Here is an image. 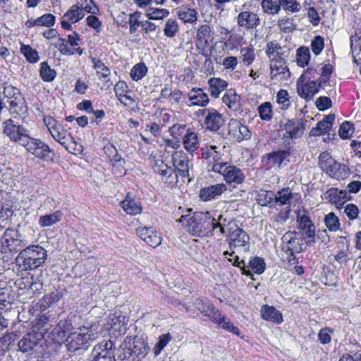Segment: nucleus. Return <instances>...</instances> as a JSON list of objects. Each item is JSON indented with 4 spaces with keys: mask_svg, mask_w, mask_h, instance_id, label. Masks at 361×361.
<instances>
[{
    "mask_svg": "<svg viewBox=\"0 0 361 361\" xmlns=\"http://www.w3.org/2000/svg\"><path fill=\"white\" fill-rule=\"evenodd\" d=\"M3 135L11 142L18 143L25 149L40 159H47L49 154H54L48 145L39 139L31 137L29 130L22 125L18 124L13 118H8L2 123Z\"/></svg>",
    "mask_w": 361,
    "mask_h": 361,
    "instance_id": "nucleus-1",
    "label": "nucleus"
},
{
    "mask_svg": "<svg viewBox=\"0 0 361 361\" xmlns=\"http://www.w3.org/2000/svg\"><path fill=\"white\" fill-rule=\"evenodd\" d=\"M51 328L47 317L43 316L35 321L30 331L18 341L19 350L24 353L38 351L42 346L44 336Z\"/></svg>",
    "mask_w": 361,
    "mask_h": 361,
    "instance_id": "nucleus-2",
    "label": "nucleus"
},
{
    "mask_svg": "<svg viewBox=\"0 0 361 361\" xmlns=\"http://www.w3.org/2000/svg\"><path fill=\"white\" fill-rule=\"evenodd\" d=\"M179 222L184 226L192 235L198 237H209L213 235L214 218L209 212H195L182 215Z\"/></svg>",
    "mask_w": 361,
    "mask_h": 361,
    "instance_id": "nucleus-3",
    "label": "nucleus"
},
{
    "mask_svg": "<svg viewBox=\"0 0 361 361\" xmlns=\"http://www.w3.org/2000/svg\"><path fill=\"white\" fill-rule=\"evenodd\" d=\"M43 121L52 137L68 152L74 154L82 152V146L74 140L58 121L51 116H44Z\"/></svg>",
    "mask_w": 361,
    "mask_h": 361,
    "instance_id": "nucleus-4",
    "label": "nucleus"
},
{
    "mask_svg": "<svg viewBox=\"0 0 361 361\" xmlns=\"http://www.w3.org/2000/svg\"><path fill=\"white\" fill-rule=\"evenodd\" d=\"M47 250L39 245L26 246L16 259L22 271L32 270L42 265L47 259Z\"/></svg>",
    "mask_w": 361,
    "mask_h": 361,
    "instance_id": "nucleus-5",
    "label": "nucleus"
},
{
    "mask_svg": "<svg viewBox=\"0 0 361 361\" xmlns=\"http://www.w3.org/2000/svg\"><path fill=\"white\" fill-rule=\"evenodd\" d=\"M98 337L95 326H81L78 331L71 333L66 340V346L69 352H76L82 346L95 341Z\"/></svg>",
    "mask_w": 361,
    "mask_h": 361,
    "instance_id": "nucleus-6",
    "label": "nucleus"
},
{
    "mask_svg": "<svg viewBox=\"0 0 361 361\" xmlns=\"http://www.w3.org/2000/svg\"><path fill=\"white\" fill-rule=\"evenodd\" d=\"M27 240L22 238L18 231L7 229L0 240V251L1 252H18L27 246Z\"/></svg>",
    "mask_w": 361,
    "mask_h": 361,
    "instance_id": "nucleus-7",
    "label": "nucleus"
},
{
    "mask_svg": "<svg viewBox=\"0 0 361 361\" xmlns=\"http://www.w3.org/2000/svg\"><path fill=\"white\" fill-rule=\"evenodd\" d=\"M212 171L221 174L228 183L241 184L245 180V177L242 170L235 166L228 164L227 162L214 164L212 166Z\"/></svg>",
    "mask_w": 361,
    "mask_h": 361,
    "instance_id": "nucleus-8",
    "label": "nucleus"
},
{
    "mask_svg": "<svg viewBox=\"0 0 361 361\" xmlns=\"http://www.w3.org/2000/svg\"><path fill=\"white\" fill-rule=\"evenodd\" d=\"M226 240L230 250L241 248L245 252L249 250L250 236L238 225L228 233Z\"/></svg>",
    "mask_w": 361,
    "mask_h": 361,
    "instance_id": "nucleus-9",
    "label": "nucleus"
},
{
    "mask_svg": "<svg viewBox=\"0 0 361 361\" xmlns=\"http://www.w3.org/2000/svg\"><path fill=\"white\" fill-rule=\"evenodd\" d=\"M247 6V2L244 3L241 6V11L236 16L238 25L247 30L257 28L261 22L257 13L246 10Z\"/></svg>",
    "mask_w": 361,
    "mask_h": 361,
    "instance_id": "nucleus-10",
    "label": "nucleus"
},
{
    "mask_svg": "<svg viewBox=\"0 0 361 361\" xmlns=\"http://www.w3.org/2000/svg\"><path fill=\"white\" fill-rule=\"evenodd\" d=\"M115 344L111 341H104L93 348L92 360L90 361H116Z\"/></svg>",
    "mask_w": 361,
    "mask_h": 361,
    "instance_id": "nucleus-11",
    "label": "nucleus"
},
{
    "mask_svg": "<svg viewBox=\"0 0 361 361\" xmlns=\"http://www.w3.org/2000/svg\"><path fill=\"white\" fill-rule=\"evenodd\" d=\"M290 155L288 150H276L264 154L262 157V163L267 169L273 167L281 168L283 162Z\"/></svg>",
    "mask_w": 361,
    "mask_h": 361,
    "instance_id": "nucleus-12",
    "label": "nucleus"
},
{
    "mask_svg": "<svg viewBox=\"0 0 361 361\" xmlns=\"http://www.w3.org/2000/svg\"><path fill=\"white\" fill-rule=\"evenodd\" d=\"M281 250L286 254L300 253L302 251V240L296 237V233L286 232L281 238Z\"/></svg>",
    "mask_w": 361,
    "mask_h": 361,
    "instance_id": "nucleus-13",
    "label": "nucleus"
},
{
    "mask_svg": "<svg viewBox=\"0 0 361 361\" xmlns=\"http://www.w3.org/2000/svg\"><path fill=\"white\" fill-rule=\"evenodd\" d=\"M154 171L160 176L161 181L168 186L173 187L177 183L178 176L176 170L164 161L157 163Z\"/></svg>",
    "mask_w": 361,
    "mask_h": 361,
    "instance_id": "nucleus-14",
    "label": "nucleus"
},
{
    "mask_svg": "<svg viewBox=\"0 0 361 361\" xmlns=\"http://www.w3.org/2000/svg\"><path fill=\"white\" fill-rule=\"evenodd\" d=\"M228 134L238 142L247 140L251 136L248 128L238 119L231 118L228 122Z\"/></svg>",
    "mask_w": 361,
    "mask_h": 361,
    "instance_id": "nucleus-15",
    "label": "nucleus"
},
{
    "mask_svg": "<svg viewBox=\"0 0 361 361\" xmlns=\"http://www.w3.org/2000/svg\"><path fill=\"white\" fill-rule=\"evenodd\" d=\"M297 222L298 223V228L302 231V234L305 237L312 238V242L314 243L315 227L310 216L306 214L305 212H298Z\"/></svg>",
    "mask_w": 361,
    "mask_h": 361,
    "instance_id": "nucleus-16",
    "label": "nucleus"
},
{
    "mask_svg": "<svg viewBox=\"0 0 361 361\" xmlns=\"http://www.w3.org/2000/svg\"><path fill=\"white\" fill-rule=\"evenodd\" d=\"M203 113H207L204 123L207 128L212 131L218 130L224 124V118L223 115L214 109H204Z\"/></svg>",
    "mask_w": 361,
    "mask_h": 361,
    "instance_id": "nucleus-17",
    "label": "nucleus"
},
{
    "mask_svg": "<svg viewBox=\"0 0 361 361\" xmlns=\"http://www.w3.org/2000/svg\"><path fill=\"white\" fill-rule=\"evenodd\" d=\"M172 161L178 176L183 178L189 176L190 160L185 154L176 152L172 156Z\"/></svg>",
    "mask_w": 361,
    "mask_h": 361,
    "instance_id": "nucleus-18",
    "label": "nucleus"
},
{
    "mask_svg": "<svg viewBox=\"0 0 361 361\" xmlns=\"http://www.w3.org/2000/svg\"><path fill=\"white\" fill-rule=\"evenodd\" d=\"M322 87L319 85V82H317L314 80L307 81L302 85L298 82L297 91L300 97L308 102L313 99L314 96L319 92V87Z\"/></svg>",
    "mask_w": 361,
    "mask_h": 361,
    "instance_id": "nucleus-19",
    "label": "nucleus"
},
{
    "mask_svg": "<svg viewBox=\"0 0 361 361\" xmlns=\"http://www.w3.org/2000/svg\"><path fill=\"white\" fill-rule=\"evenodd\" d=\"M226 189V185L224 183L204 187L200 190V197L203 201H210L220 196Z\"/></svg>",
    "mask_w": 361,
    "mask_h": 361,
    "instance_id": "nucleus-20",
    "label": "nucleus"
},
{
    "mask_svg": "<svg viewBox=\"0 0 361 361\" xmlns=\"http://www.w3.org/2000/svg\"><path fill=\"white\" fill-rule=\"evenodd\" d=\"M304 126L298 121L288 120L284 125L285 133L283 137L288 139H296L302 136L304 133Z\"/></svg>",
    "mask_w": 361,
    "mask_h": 361,
    "instance_id": "nucleus-21",
    "label": "nucleus"
},
{
    "mask_svg": "<svg viewBox=\"0 0 361 361\" xmlns=\"http://www.w3.org/2000/svg\"><path fill=\"white\" fill-rule=\"evenodd\" d=\"M276 199H274V207L276 206H286V207H290L293 200L297 193H293L292 190L287 187L279 190L275 193Z\"/></svg>",
    "mask_w": 361,
    "mask_h": 361,
    "instance_id": "nucleus-22",
    "label": "nucleus"
},
{
    "mask_svg": "<svg viewBox=\"0 0 361 361\" xmlns=\"http://www.w3.org/2000/svg\"><path fill=\"white\" fill-rule=\"evenodd\" d=\"M222 102L227 107L235 112L241 113L240 97L235 90L230 89L226 91L222 97Z\"/></svg>",
    "mask_w": 361,
    "mask_h": 361,
    "instance_id": "nucleus-23",
    "label": "nucleus"
},
{
    "mask_svg": "<svg viewBox=\"0 0 361 361\" xmlns=\"http://www.w3.org/2000/svg\"><path fill=\"white\" fill-rule=\"evenodd\" d=\"M217 149L218 147L216 145L206 146L202 149V158L207 160L208 163L213 164V166L225 163V161H221L222 154Z\"/></svg>",
    "mask_w": 361,
    "mask_h": 361,
    "instance_id": "nucleus-24",
    "label": "nucleus"
},
{
    "mask_svg": "<svg viewBox=\"0 0 361 361\" xmlns=\"http://www.w3.org/2000/svg\"><path fill=\"white\" fill-rule=\"evenodd\" d=\"M72 329V324L68 320H60L58 325L51 331L52 339L58 343L63 341L66 335Z\"/></svg>",
    "mask_w": 361,
    "mask_h": 361,
    "instance_id": "nucleus-25",
    "label": "nucleus"
},
{
    "mask_svg": "<svg viewBox=\"0 0 361 361\" xmlns=\"http://www.w3.org/2000/svg\"><path fill=\"white\" fill-rule=\"evenodd\" d=\"M335 120L334 114H329L321 121L317 123L315 128H313L310 133L311 136H319L326 132L331 128L332 123Z\"/></svg>",
    "mask_w": 361,
    "mask_h": 361,
    "instance_id": "nucleus-26",
    "label": "nucleus"
},
{
    "mask_svg": "<svg viewBox=\"0 0 361 361\" xmlns=\"http://www.w3.org/2000/svg\"><path fill=\"white\" fill-rule=\"evenodd\" d=\"M188 98L193 106H205L209 102L208 95L201 88L191 90Z\"/></svg>",
    "mask_w": 361,
    "mask_h": 361,
    "instance_id": "nucleus-27",
    "label": "nucleus"
},
{
    "mask_svg": "<svg viewBox=\"0 0 361 361\" xmlns=\"http://www.w3.org/2000/svg\"><path fill=\"white\" fill-rule=\"evenodd\" d=\"M56 21V17L51 13H46L35 19H28L25 22V25L27 27H32L34 26H44L50 27L53 26Z\"/></svg>",
    "mask_w": 361,
    "mask_h": 361,
    "instance_id": "nucleus-28",
    "label": "nucleus"
},
{
    "mask_svg": "<svg viewBox=\"0 0 361 361\" xmlns=\"http://www.w3.org/2000/svg\"><path fill=\"white\" fill-rule=\"evenodd\" d=\"M200 140L198 135L190 129H188L183 137V145L189 152H195L199 147Z\"/></svg>",
    "mask_w": 361,
    "mask_h": 361,
    "instance_id": "nucleus-29",
    "label": "nucleus"
},
{
    "mask_svg": "<svg viewBox=\"0 0 361 361\" xmlns=\"http://www.w3.org/2000/svg\"><path fill=\"white\" fill-rule=\"evenodd\" d=\"M260 312L262 318L265 320L271 321L276 324H281L283 322L281 313L274 307L263 305Z\"/></svg>",
    "mask_w": 361,
    "mask_h": 361,
    "instance_id": "nucleus-30",
    "label": "nucleus"
},
{
    "mask_svg": "<svg viewBox=\"0 0 361 361\" xmlns=\"http://www.w3.org/2000/svg\"><path fill=\"white\" fill-rule=\"evenodd\" d=\"M132 341H133V347L131 348L133 355L138 359L145 357L149 350L147 343L137 336L132 338Z\"/></svg>",
    "mask_w": 361,
    "mask_h": 361,
    "instance_id": "nucleus-31",
    "label": "nucleus"
},
{
    "mask_svg": "<svg viewBox=\"0 0 361 361\" xmlns=\"http://www.w3.org/2000/svg\"><path fill=\"white\" fill-rule=\"evenodd\" d=\"M210 94L214 98L219 97L221 92L228 87V82L219 78H212L208 80Z\"/></svg>",
    "mask_w": 361,
    "mask_h": 361,
    "instance_id": "nucleus-32",
    "label": "nucleus"
},
{
    "mask_svg": "<svg viewBox=\"0 0 361 361\" xmlns=\"http://www.w3.org/2000/svg\"><path fill=\"white\" fill-rule=\"evenodd\" d=\"M275 192L271 190H260L256 197L257 202L262 207H274Z\"/></svg>",
    "mask_w": 361,
    "mask_h": 361,
    "instance_id": "nucleus-33",
    "label": "nucleus"
},
{
    "mask_svg": "<svg viewBox=\"0 0 361 361\" xmlns=\"http://www.w3.org/2000/svg\"><path fill=\"white\" fill-rule=\"evenodd\" d=\"M178 17L184 23H192L197 19V12L195 9L181 6L176 9Z\"/></svg>",
    "mask_w": 361,
    "mask_h": 361,
    "instance_id": "nucleus-34",
    "label": "nucleus"
},
{
    "mask_svg": "<svg viewBox=\"0 0 361 361\" xmlns=\"http://www.w3.org/2000/svg\"><path fill=\"white\" fill-rule=\"evenodd\" d=\"M121 205L127 214L131 215H136L140 214L142 212L140 202L136 200L130 198L128 194L127 195L126 198L121 202Z\"/></svg>",
    "mask_w": 361,
    "mask_h": 361,
    "instance_id": "nucleus-35",
    "label": "nucleus"
},
{
    "mask_svg": "<svg viewBox=\"0 0 361 361\" xmlns=\"http://www.w3.org/2000/svg\"><path fill=\"white\" fill-rule=\"evenodd\" d=\"M63 214L57 210L51 214H44L39 218L38 224L41 227H49L61 221Z\"/></svg>",
    "mask_w": 361,
    "mask_h": 361,
    "instance_id": "nucleus-36",
    "label": "nucleus"
},
{
    "mask_svg": "<svg viewBox=\"0 0 361 361\" xmlns=\"http://www.w3.org/2000/svg\"><path fill=\"white\" fill-rule=\"evenodd\" d=\"M262 11L267 15H277L281 10L282 1L280 0H262L261 2Z\"/></svg>",
    "mask_w": 361,
    "mask_h": 361,
    "instance_id": "nucleus-37",
    "label": "nucleus"
},
{
    "mask_svg": "<svg viewBox=\"0 0 361 361\" xmlns=\"http://www.w3.org/2000/svg\"><path fill=\"white\" fill-rule=\"evenodd\" d=\"M349 173V168L346 165L341 164L336 161L334 166H332L326 174L331 178L340 180L346 178Z\"/></svg>",
    "mask_w": 361,
    "mask_h": 361,
    "instance_id": "nucleus-38",
    "label": "nucleus"
},
{
    "mask_svg": "<svg viewBox=\"0 0 361 361\" xmlns=\"http://www.w3.org/2000/svg\"><path fill=\"white\" fill-rule=\"evenodd\" d=\"M85 16L84 9L77 4L70 7L67 12L63 15V18L75 23L82 19Z\"/></svg>",
    "mask_w": 361,
    "mask_h": 361,
    "instance_id": "nucleus-39",
    "label": "nucleus"
},
{
    "mask_svg": "<svg viewBox=\"0 0 361 361\" xmlns=\"http://www.w3.org/2000/svg\"><path fill=\"white\" fill-rule=\"evenodd\" d=\"M335 161L336 160L327 152H323L319 157L318 163L321 169L327 173L335 164Z\"/></svg>",
    "mask_w": 361,
    "mask_h": 361,
    "instance_id": "nucleus-40",
    "label": "nucleus"
},
{
    "mask_svg": "<svg viewBox=\"0 0 361 361\" xmlns=\"http://www.w3.org/2000/svg\"><path fill=\"white\" fill-rule=\"evenodd\" d=\"M131 341V337H126L123 343L120 345L116 353L118 359H129L130 356L133 355L131 348L128 346V344H130Z\"/></svg>",
    "mask_w": 361,
    "mask_h": 361,
    "instance_id": "nucleus-41",
    "label": "nucleus"
},
{
    "mask_svg": "<svg viewBox=\"0 0 361 361\" xmlns=\"http://www.w3.org/2000/svg\"><path fill=\"white\" fill-rule=\"evenodd\" d=\"M10 112L11 114H17L18 116H23L27 111V106L25 105V102L22 101L20 97L17 99H13L9 103Z\"/></svg>",
    "mask_w": 361,
    "mask_h": 361,
    "instance_id": "nucleus-42",
    "label": "nucleus"
},
{
    "mask_svg": "<svg viewBox=\"0 0 361 361\" xmlns=\"http://www.w3.org/2000/svg\"><path fill=\"white\" fill-rule=\"evenodd\" d=\"M39 74L44 81L51 82L56 78V72L51 69L47 62L44 61L40 64Z\"/></svg>",
    "mask_w": 361,
    "mask_h": 361,
    "instance_id": "nucleus-43",
    "label": "nucleus"
},
{
    "mask_svg": "<svg viewBox=\"0 0 361 361\" xmlns=\"http://www.w3.org/2000/svg\"><path fill=\"white\" fill-rule=\"evenodd\" d=\"M324 224L329 231L332 232H336L341 228L339 219L334 212H330L325 216Z\"/></svg>",
    "mask_w": 361,
    "mask_h": 361,
    "instance_id": "nucleus-44",
    "label": "nucleus"
},
{
    "mask_svg": "<svg viewBox=\"0 0 361 361\" xmlns=\"http://www.w3.org/2000/svg\"><path fill=\"white\" fill-rule=\"evenodd\" d=\"M179 32V25L175 19H168L165 23L164 28V35L167 37L172 38Z\"/></svg>",
    "mask_w": 361,
    "mask_h": 361,
    "instance_id": "nucleus-45",
    "label": "nucleus"
},
{
    "mask_svg": "<svg viewBox=\"0 0 361 361\" xmlns=\"http://www.w3.org/2000/svg\"><path fill=\"white\" fill-rule=\"evenodd\" d=\"M212 27L207 24L202 25L197 31V40L202 44H207L208 39L211 37Z\"/></svg>",
    "mask_w": 361,
    "mask_h": 361,
    "instance_id": "nucleus-46",
    "label": "nucleus"
},
{
    "mask_svg": "<svg viewBox=\"0 0 361 361\" xmlns=\"http://www.w3.org/2000/svg\"><path fill=\"white\" fill-rule=\"evenodd\" d=\"M147 73V67L144 63L135 64L130 71V77L135 81L141 80Z\"/></svg>",
    "mask_w": 361,
    "mask_h": 361,
    "instance_id": "nucleus-47",
    "label": "nucleus"
},
{
    "mask_svg": "<svg viewBox=\"0 0 361 361\" xmlns=\"http://www.w3.org/2000/svg\"><path fill=\"white\" fill-rule=\"evenodd\" d=\"M277 25L283 32H290L296 30V25L293 22V19L287 16L279 18Z\"/></svg>",
    "mask_w": 361,
    "mask_h": 361,
    "instance_id": "nucleus-48",
    "label": "nucleus"
},
{
    "mask_svg": "<svg viewBox=\"0 0 361 361\" xmlns=\"http://www.w3.org/2000/svg\"><path fill=\"white\" fill-rule=\"evenodd\" d=\"M310 59V52L308 47H301L297 50V63L301 67L307 66Z\"/></svg>",
    "mask_w": 361,
    "mask_h": 361,
    "instance_id": "nucleus-49",
    "label": "nucleus"
},
{
    "mask_svg": "<svg viewBox=\"0 0 361 361\" xmlns=\"http://www.w3.org/2000/svg\"><path fill=\"white\" fill-rule=\"evenodd\" d=\"M345 190H339L337 188H332L326 191V199L330 202L337 203L338 200L345 199Z\"/></svg>",
    "mask_w": 361,
    "mask_h": 361,
    "instance_id": "nucleus-50",
    "label": "nucleus"
},
{
    "mask_svg": "<svg viewBox=\"0 0 361 361\" xmlns=\"http://www.w3.org/2000/svg\"><path fill=\"white\" fill-rule=\"evenodd\" d=\"M169 11L165 8H151L145 13L146 17L150 20H161L168 16Z\"/></svg>",
    "mask_w": 361,
    "mask_h": 361,
    "instance_id": "nucleus-51",
    "label": "nucleus"
},
{
    "mask_svg": "<svg viewBox=\"0 0 361 361\" xmlns=\"http://www.w3.org/2000/svg\"><path fill=\"white\" fill-rule=\"evenodd\" d=\"M276 102L283 110L290 106V96L287 90H280L276 94Z\"/></svg>",
    "mask_w": 361,
    "mask_h": 361,
    "instance_id": "nucleus-52",
    "label": "nucleus"
},
{
    "mask_svg": "<svg viewBox=\"0 0 361 361\" xmlns=\"http://www.w3.org/2000/svg\"><path fill=\"white\" fill-rule=\"evenodd\" d=\"M259 117L263 121H270L273 116L272 106L270 102H264L258 107Z\"/></svg>",
    "mask_w": 361,
    "mask_h": 361,
    "instance_id": "nucleus-53",
    "label": "nucleus"
},
{
    "mask_svg": "<svg viewBox=\"0 0 361 361\" xmlns=\"http://www.w3.org/2000/svg\"><path fill=\"white\" fill-rule=\"evenodd\" d=\"M20 52L30 63H35L39 59L38 53L29 45L23 44L20 47Z\"/></svg>",
    "mask_w": 361,
    "mask_h": 361,
    "instance_id": "nucleus-54",
    "label": "nucleus"
},
{
    "mask_svg": "<svg viewBox=\"0 0 361 361\" xmlns=\"http://www.w3.org/2000/svg\"><path fill=\"white\" fill-rule=\"evenodd\" d=\"M282 8L286 13H298L302 9V6L297 0H283Z\"/></svg>",
    "mask_w": 361,
    "mask_h": 361,
    "instance_id": "nucleus-55",
    "label": "nucleus"
},
{
    "mask_svg": "<svg viewBox=\"0 0 361 361\" xmlns=\"http://www.w3.org/2000/svg\"><path fill=\"white\" fill-rule=\"evenodd\" d=\"M141 13L140 11H135L129 15L128 23H129V31L130 33H135L137 28L141 26L142 21L140 20Z\"/></svg>",
    "mask_w": 361,
    "mask_h": 361,
    "instance_id": "nucleus-56",
    "label": "nucleus"
},
{
    "mask_svg": "<svg viewBox=\"0 0 361 361\" xmlns=\"http://www.w3.org/2000/svg\"><path fill=\"white\" fill-rule=\"evenodd\" d=\"M240 55L243 62L246 65H250L255 58V49L252 47H246L240 49Z\"/></svg>",
    "mask_w": 361,
    "mask_h": 361,
    "instance_id": "nucleus-57",
    "label": "nucleus"
},
{
    "mask_svg": "<svg viewBox=\"0 0 361 361\" xmlns=\"http://www.w3.org/2000/svg\"><path fill=\"white\" fill-rule=\"evenodd\" d=\"M249 267L256 274H260L264 271L265 262L263 258L255 257L250 259L249 262Z\"/></svg>",
    "mask_w": 361,
    "mask_h": 361,
    "instance_id": "nucleus-58",
    "label": "nucleus"
},
{
    "mask_svg": "<svg viewBox=\"0 0 361 361\" xmlns=\"http://www.w3.org/2000/svg\"><path fill=\"white\" fill-rule=\"evenodd\" d=\"M93 67L97 70V73L102 78H107L110 75L109 68L100 60L95 58L91 59Z\"/></svg>",
    "mask_w": 361,
    "mask_h": 361,
    "instance_id": "nucleus-59",
    "label": "nucleus"
},
{
    "mask_svg": "<svg viewBox=\"0 0 361 361\" xmlns=\"http://www.w3.org/2000/svg\"><path fill=\"white\" fill-rule=\"evenodd\" d=\"M171 340L170 334H164L159 336L158 342L154 347V353L157 356L159 355L161 350L166 347L169 342Z\"/></svg>",
    "mask_w": 361,
    "mask_h": 361,
    "instance_id": "nucleus-60",
    "label": "nucleus"
},
{
    "mask_svg": "<svg viewBox=\"0 0 361 361\" xmlns=\"http://www.w3.org/2000/svg\"><path fill=\"white\" fill-rule=\"evenodd\" d=\"M15 335L13 334H8L0 338V347L6 353L14 345Z\"/></svg>",
    "mask_w": 361,
    "mask_h": 361,
    "instance_id": "nucleus-61",
    "label": "nucleus"
},
{
    "mask_svg": "<svg viewBox=\"0 0 361 361\" xmlns=\"http://www.w3.org/2000/svg\"><path fill=\"white\" fill-rule=\"evenodd\" d=\"M354 132L353 124L348 121L343 122L339 128V136L342 139H348Z\"/></svg>",
    "mask_w": 361,
    "mask_h": 361,
    "instance_id": "nucleus-62",
    "label": "nucleus"
},
{
    "mask_svg": "<svg viewBox=\"0 0 361 361\" xmlns=\"http://www.w3.org/2000/svg\"><path fill=\"white\" fill-rule=\"evenodd\" d=\"M350 47L354 61L358 63L356 57L361 51V40L357 35L350 37Z\"/></svg>",
    "mask_w": 361,
    "mask_h": 361,
    "instance_id": "nucleus-63",
    "label": "nucleus"
},
{
    "mask_svg": "<svg viewBox=\"0 0 361 361\" xmlns=\"http://www.w3.org/2000/svg\"><path fill=\"white\" fill-rule=\"evenodd\" d=\"M322 73L319 78V86H322L323 85L326 84L329 81V80L332 74L333 66L330 63L325 64L322 68Z\"/></svg>",
    "mask_w": 361,
    "mask_h": 361,
    "instance_id": "nucleus-64",
    "label": "nucleus"
}]
</instances>
